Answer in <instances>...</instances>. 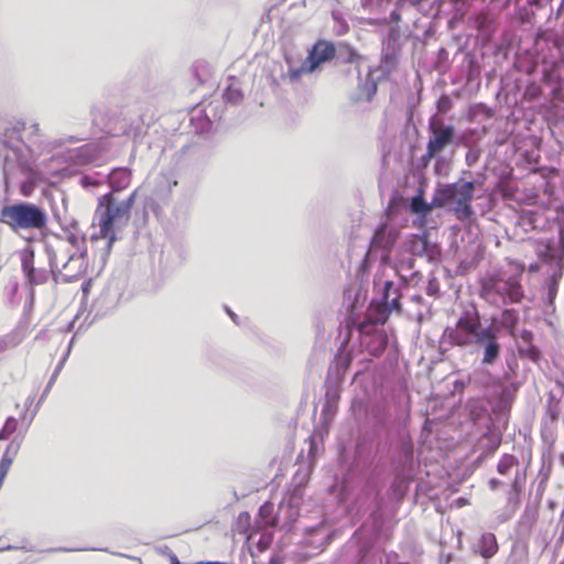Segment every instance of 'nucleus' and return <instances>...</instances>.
<instances>
[{
  "instance_id": "nucleus-1",
  "label": "nucleus",
  "mask_w": 564,
  "mask_h": 564,
  "mask_svg": "<svg viewBox=\"0 0 564 564\" xmlns=\"http://www.w3.org/2000/svg\"><path fill=\"white\" fill-rule=\"evenodd\" d=\"M135 196L137 192L134 191L126 200L118 203L113 193L110 192L99 198L94 215V221L99 232L95 238L106 240L108 249H111L118 239L117 232L120 224L129 221Z\"/></svg>"
},
{
  "instance_id": "nucleus-2",
  "label": "nucleus",
  "mask_w": 564,
  "mask_h": 564,
  "mask_svg": "<svg viewBox=\"0 0 564 564\" xmlns=\"http://www.w3.org/2000/svg\"><path fill=\"white\" fill-rule=\"evenodd\" d=\"M52 269H62L65 273V281L75 280L86 272V258L78 253L77 238L74 235L67 238H55L46 245Z\"/></svg>"
},
{
  "instance_id": "nucleus-3",
  "label": "nucleus",
  "mask_w": 564,
  "mask_h": 564,
  "mask_svg": "<svg viewBox=\"0 0 564 564\" xmlns=\"http://www.w3.org/2000/svg\"><path fill=\"white\" fill-rule=\"evenodd\" d=\"M474 192L475 184L473 182L459 180L438 188L433 197V205L436 207L451 205L457 219L466 220L473 215Z\"/></svg>"
},
{
  "instance_id": "nucleus-4",
  "label": "nucleus",
  "mask_w": 564,
  "mask_h": 564,
  "mask_svg": "<svg viewBox=\"0 0 564 564\" xmlns=\"http://www.w3.org/2000/svg\"><path fill=\"white\" fill-rule=\"evenodd\" d=\"M46 215L36 205L19 203L8 205L0 210V223L10 227L13 231L42 229L46 226Z\"/></svg>"
},
{
  "instance_id": "nucleus-5",
  "label": "nucleus",
  "mask_w": 564,
  "mask_h": 564,
  "mask_svg": "<svg viewBox=\"0 0 564 564\" xmlns=\"http://www.w3.org/2000/svg\"><path fill=\"white\" fill-rule=\"evenodd\" d=\"M401 293L398 289H393L392 281H386L381 301H372L366 312L365 319L359 323L358 329L362 334L368 333L370 325H384L392 311L402 312Z\"/></svg>"
},
{
  "instance_id": "nucleus-6",
  "label": "nucleus",
  "mask_w": 564,
  "mask_h": 564,
  "mask_svg": "<svg viewBox=\"0 0 564 564\" xmlns=\"http://www.w3.org/2000/svg\"><path fill=\"white\" fill-rule=\"evenodd\" d=\"M480 317L478 312L466 311L458 318L455 326L446 327L444 330V340L452 346L466 347L477 344L480 332Z\"/></svg>"
},
{
  "instance_id": "nucleus-7",
  "label": "nucleus",
  "mask_w": 564,
  "mask_h": 564,
  "mask_svg": "<svg viewBox=\"0 0 564 564\" xmlns=\"http://www.w3.org/2000/svg\"><path fill=\"white\" fill-rule=\"evenodd\" d=\"M432 135L427 142L426 153L423 155V161H430L438 154L445 147L452 143L455 134L454 127L452 126H431Z\"/></svg>"
},
{
  "instance_id": "nucleus-8",
  "label": "nucleus",
  "mask_w": 564,
  "mask_h": 564,
  "mask_svg": "<svg viewBox=\"0 0 564 564\" xmlns=\"http://www.w3.org/2000/svg\"><path fill=\"white\" fill-rule=\"evenodd\" d=\"M336 55V47L333 42L318 40L308 51L307 57L304 59L306 69L314 72L322 64L332 61Z\"/></svg>"
},
{
  "instance_id": "nucleus-9",
  "label": "nucleus",
  "mask_w": 564,
  "mask_h": 564,
  "mask_svg": "<svg viewBox=\"0 0 564 564\" xmlns=\"http://www.w3.org/2000/svg\"><path fill=\"white\" fill-rule=\"evenodd\" d=\"M524 271L523 264H514V274L502 280L501 282V296L505 303H519L523 297V290L521 286V276Z\"/></svg>"
},
{
  "instance_id": "nucleus-10",
  "label": "nucleus",
  "mask_w": 564,
  "mask_h": 564,
  "mask_svg": "<svg viewBox=\"0 0 564 564\" xmlns=\"http://www.w3.org/2000/svg\"><path fill=\"white\" fill-rule=\"evenodd\" d=\"M477 345L485 346L482 364H494L500 355V345L497 335L491 327L484 328L477 339Z\"/></svg>"
},
{
  "instance_id": "nucleus-11",
  "label": "nucleus",
  "mask_w": 564,
  "mask_h": 564,
  "mask_svg": "<svg viewBox=\"0 0 564 564\" xmlns=\"http://www.w3.org/2000/svg\"><path fill=\"white\" fill-rule=\"evenodd\" d=\"M502 280L498 275H489L481 280L479 295L480 297L490 301L494 295H501Z\"/></svg>"
},
{
  "instance_id": "nucleus-12",
  "label": "nucleus",
  "mask_w": 564,
  "mask_h": 564,
  "mask_svg": "<svg viewBox=\"0 0 564 564\" xmlns=\"http://www.w3.org/2000/svg\"><path fill=\"white\" fill-rule=\"evenodd\" d=\"M479 554L484 558H490L497 554L499 546L494 533H484L478 543Z\"/></svg>"
},
{
  "instance_id": "nucleus-13",
  "label": "nucleus",
  "mask_w": 564,
  "mask_h": 564,
  "mask_svg": "<svg viewBox=\"0 0 564 564\" xmlns=\"http://www.w3.org/2000/svg\"><path fill=\"white\" fill-rule=\"evenodd\" d=\"M131 172L128 169L113 170L109 176L110 186L115 191L124 189L130 185Z\"/></svg>"
},
{
  "instance_id": "nucleus-14",
  "label": "nucleus",
  "mask_w": 564,
  "mask_h": 564,
  "mask_svg": "<svg viewBox=\"0 0 564 564\" xmlns=\"http://www.w3.org/2000/svg\"><path fill=\"white\" fill-rule=\"evenodd\" d=\"M433 204L430 205L425 202L422 193L417 194L411 199L410 209L413 214L426 215L432 212Z\"/></svg>"
},
{
  "instance_id": "nucleus-15",
  "label": "nucleus",
  "mask_w": 564,
  "mask_h": 564,
  "mask_svg": "<svg viewBox=\"0 0 564 564\" xmlns=\"http://www.w3.org/2000/svg\"><path fill=\"white\" fill-rule=\"evenodd\" d=\"M339 59L344 64H352L359 62L361 59V56L352 46L344 44L340 46L339 50Z\"/></svg>"
},
{
  "instance_id": "nucleus-16",
  "label": "nucleus",
  "mask_w": 564,
  "mask_h": 564,
  "mask_svg": "<svg viewBox=\"0 0 564 564\" xmlns=\"http://www.w3.org/2000/svg\"><path fill=\"white\" fill-rule=\"evenodd\" d=\"M519 460L511 454H505L501 456L497 464V470L500 475H508L512 467L517 466Z\"/></svg>"
},
{
  "instance_id": "nucleus-17",
  "label": "nucleus",
  "mask_w": 564,
  "mask_h": 564,
  "mask_svg": "<svg viewBox=\"0 0 564 564\" xmlns=\"http://www.w3.org/2000/svg\"><path fill=\"white\" fill-rule=\"evenodd\" d=\"M22 339L18 336L17 333H10L4 336H0V354L7 351L8 349L18 347Z\"/></svg>"
},
{
  "instance_id": "nucleus-18",
  "label": "nucleus",
  "mask_w": 564,
  "mask_h": 564,
  "mask_svg": "<svg viewBox=\"0 0 564 564\" xmlns=\"http://www.w3.org/2000/svg\"><path fill=\"white\" fill-rule=\"evenodd\" d=\"M21 264L26 276L34 273L36 269L34 267V251L32 249H28L22 253Z\"/></svg>"
},
{
  "instance_id": "nucleus-19",
  "label": "nucleus",
  "mask_w": 564,
  "mask_h": 564,
  "mask_svg": "<svg viewBox=\"0 0 564 564\" xmlns=\"http://www.w3.org/2000/svg\"><path fill=\"white\" fill-rule=\"evenodd\" d=\"M20 422L15 417H8L4 425L0 430V441L8 440L19 429Z\"/></svg>"
},
{
  "instance_id": "nucleus-20",
  "label": "nucleus",
  "mask_w": 564,
  "mask_h": 564,
  "mask_svg": "<svg viewBox=\"0 0 564 564\" xmlns=\"http://www.w3.org/2000/svg\"><path fill=\"white\" fill-rule=\"evenodd\" d=\"M224 99L231 104H238L243 99V94L239 88L229 86L224 93Z\"/></svg>"
},
{
  "instance_id": "nucleus-21",
  "label": "nucleus",
  "mask_w": 564,
  "mask_h": 564,
  "mask_svg": "<svg viewBox=\"0 0 564 564\" xmlns=\"http://www.w3.org/2000/svg\"><path fill=\"white\" fill-rule=\"evenodd\" d=\"M31 285H41L47 282L48 275L45 270H35L33 274L26 276Z\"/></svg>"
},
{
  "instance_id": "nucleus-22",
  "label": "nucleus",
  "mask_w": 564,
  "mask_h": 564,
  "mask_svg": "<svg viewBox=\"0 0 564 564\" xmlns=\"http://www.w3.org/2000/svg\"><path fill=\"white\" fill-rule=\"evenodd\" d=\"M502 323L509 329H513L516 327L518 318L513 310H505L502 312Z\"/></svg>"
},
{
  "instance_id": "nucleus-23",
  "label": "nucleus",
  "mask_w": 564,
  "mask_h": 564,
  "mask_svg": "<svg viewBox=\"0 0 564 564\" xmlns=\"http://www.w3.org/2000/svg\"><path fill=\"white\" fill-rule=\"evenodd\" d=\"M312 72H308V69H306V63L305 61H303L301 67L299 68H294V69H290L286 74V77L291 80V82H296L301 78V76L303 74H311Z\"/></svg>"
},
{
  "instance_id": "nucleus-24",
  "label": "nucleus",
  "mask_w": 564,
  "mask_h": 564,
  "mask_svg": "<svg viewBox=\"0 0 564 564\" xmlns=\"http://www.w3.org/2000/svg\"><path fill=\"white\" fill-rule=\"evenodd\" d=\"M525 479V474L517 473V475L514 476V479L512 481V489L516 495H520L522 492Z\"/></svg>"
},
{
  "instance_id": "nucleus-25",
  "label": "nucleus",
  "mask_w": 564,
  "mask_h": 564,
  "mask_svg": "<svg viewBox=\"0 0 564 564\" xmlns=\"http://www.w3.org/2000/svg\"><path fill=\"white\" fill-rule=\"evenodd\" d=\"M501 485H502V482L499 479L492 478V479L489 480V488L491 490H496Z\"/></svg>"
},
{
  "instance_id": "nucleus-26",
  "label": "nucleus",
  "mask_w": 564,
  "mask_h": 564,
  "mask_svg": "<svg viewBox=\"0 0 564 564\" xmlns=\"http://www.w3.org/2000/svg\"><path fill=\"white\" fill-rule=\"evenodd\" d=\"M167 558L170 564H182L176 554H174L173 552L169 553Z\"/></svg>"
},
{
  "instance_id": "nucleus-27",
  "label": "nucleus",
  "mask_w": 564,
  "mask_h": 564,
  "mask_svg": "<svg viewBox=\"0 0 564 564\" xmlns=\"http://www.w3.org/2000/svg\"><path fill=\"white\" fill-rule=\"evenodd\" d=\"M195 564H226V563H224V562H198Z\"/></svg>"
},
{
  "instance_id": "nucleus-28",
  "label": "nucleus",
  "mask_w": 564,
  "mask_h": 564,
  "mask_svg": "<svg viewBox=\"0 0 564 564\" xmlns=\"http://www.w3.org/2000/svg\"><path fill=\"white\" fill-rule=\"evenodd\" d=\"M457 505L458 506H464V505H466V501L460 498V499L457 500Z\"/></svg>"
},
{
  "instance_id": "nucleus-29",
  "label": "nucleus",
  "mask_w": 564,
  "mask_h": 564,
  "mask_svg": "<svg viewBox=\"0 0 564 564\" xmlns=\"http://www.w3.org/2000/svg\"><path fill=\"white\" fill-rule=\"evenodd\" d=\"M392 17H393V19H395V20H399V19H400V17H399L397 13H393V14H392Z\"/></svg>"
},
{
  "instance_id": "nucleus-30",
  "label": "nucleus",
  "mask_w": 564,
  "mask_h": 564,
  "mask_svg": "<svg viewBox=\"0 0 564 564\" xmlns=\"http://www.w3.org/2000/svg\"><path fill=\"white\" fill-rule=\"evenodd\" d=\"M83 290H84V292H87V291H88V286H87V285H85V286L83 288Z\"/></svg>"
},
{
  "instance_id": "nucleus-31",
  "label": "nucleus",
  "mask_w": 564,
  "mask_h": 564,
  "mask_svg": "<svg viewBox=\"0 0 564 564\" xmlns=\"http://www.w3.org/2000/svg\"><path fill=\"white\" fill-rule=\"evenodd\" d=\"M398 564H410V563H398Z\"/></svg>"
}]
</instances>
